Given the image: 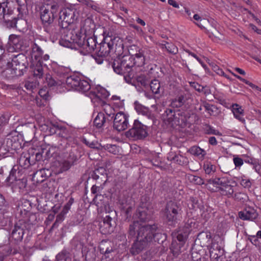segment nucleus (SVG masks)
<instances>
[{
    "instance_id": "72a5a7b5",
    "label": "nucleus",
    "mask_w": 261,
    "mask_h": 261,
    "mask_svg": "<svg viewBox=\"0 0 261 261\" xmlns=\"http://www.w3.org/2000/svg\"><path fill=\"white\" fill-rule=\"evenodd\" d=\"M64 29L60 43L64 46H68L71 41L70 36H69L70 30H68L67 28Z\"/></svg>"
},
{
    "instance_id": "f03ea898",
    "label": "nucleus",
    "mask_w": 261,
    "mask_h": 261,
    "mask_svg": "<svg viewBox=\"0 0 261 261\" xmlns=\"http://www.w3.org/2000/svg\"><path fill=\"white\" fill-rule=\"evenodd\" d=\"M98 55L102 57H107L111 51H114L116 56H119L124 48L123 40L118 36L106 37L99 44Z\"/></svg>"
},
{
    "instance_id": "bb28decb",
    "label": "nucleus",
    "mask_w": 261,
    "mask_h": 261,
    "mask_svg": "<svg viewBox=\"0 0 261 261\" xmlns=\"http://www.w3.org/2000/svg\"><path fill=\"white\" fill-rule=\"evenodd\" d=\"M76 159V156L74 155L73 153H70L68 160L64 161L62 163L61 167V170L63 171L68 170Z\"/></svg>"
},
{
    "instance_id": "cd10ccee",
    "label": "nucleus",
    "mask_w": 261,
    "mask_h": 261,
    "mask_svg": "<svg viewBox=\"0 0 261 261\" xmlns=\"http://www.w3.org/2000/svg\"><path fill=\"white\" fill-rule=\"evenodd\" d=\"M166 37L164 36V47L166 48L167 51L172 55H176L178 53V48L172 42L169 40L168 37L166 39L168 41L165 40Z\"/></svg>"
},
{
    "instance_id": "ea45409f",
    "label": "nucleus",
    "mask_w": 261,
    "mask_h": 261,
    "mask_svg": "<svg viewBox=\"0 0 261 261\" xmlns=\"http://www.w3.org/2000/svg\"><path fill=\"white\" fill-rule=\"evenodd\" d=\"M68 212V211L63 208L62 211L57 216L55 222L53 224L51 228L57 227L59 223H61L65 219V216Z\"/></svg>"
},
{
    "instance_id": "39448f33",
    "label": "nucleus",
    "mask_w": 261,
    "mask_h": 261,
    "mask_svg": "<svg viewBox=\"0 0 261 261\" xmlns=\"http://www.w3.org/2000/svg\"><path fill=\"white\" fill-rule=\"evenodd\" d=\"M76 12L74 9L68 8L61 10L59 13V23L63 29H66L76 19Z\"/></svg>"
},
{
    "instance_id": "774afa93",
    "label": "nucleus",
    "mask_w": 261,
    "mask_h": 261,
    "mask_svg": "<svg viewBox=\"0 0 261 261\" xmlns=\"http://www.w3.org/2000/svg\"><path fill=\"white\" fill-rule=\"evenodd\" d=\"M46 81L49 86H54L57 84L56 81L50 75H46Z\"/></svg>"
},
{
    "instance_id": "4468645a",
    "label": "nucleus",
    "mask_w": 261,
    "mask_h": 261,
    "mask_svg": "<svg viewBox=\"0 0 261 261\" xmlns=\"http://www.w3.org/2000/svg\"><path fill=\"white\" fill-rule=\"evenodd\" d=\"M10 0H0V4L6 5V7L10 8ZM12 2L15 3L17 11L19 14L23 15L27 12V6L25 0H13Z\"/></svg>"
},
{
    "instance_id": "864d4df0",
    "label": "nucleus",
    "mask_w": 261,
    "mask_h": 261,
    "mask_svg": "<svg viewBox=\"0 0 261 261\" xmlns=\"http://www.w3.org/2000/svg\"><path fill=\"white\" fill-rule=\"evenodd\" d=\"M105 148L109 152L112 153L114 154H116L119 152V148L115 145L107 144L105 146Z\"/></svg>"
},
{
    "instance_id": "de8ad7c7",
    "label": "nucleus",
    "mask_w": 261,
    "mask_h": 261,
    "mask_svg": "<svg viewBox=\"0 0 261 261\" xmlns=\"http://www.w3.org/2000/svg\"><path fill=\"white\" fill-rule=\"evenodd\" d=\"M238 181L240 184L245 188H249L252 185L250 180L245 176H242L238 178Z\"/></svg>"
},
{
    "instance_id": "a19ab883",
    "label": "nucleus",
    "mask_w": 261,
    "mask_h": 261,
    "mask_svg": "<svg viewBox=\"0 0 261 261\" xmlns=\"http://www.w3.org/2000/svg\"><path fill=\"white\" fill-rule=\"evenodd\" d=\"M204 108L205 110L211 116H216L219 114V112L218 109L214 105L207 103L204 105Z\"/></svg>"
},
{
    "instance_id": "c85d7f7f",
    "label": "nucleus",
    "mask_w": 261,
    "mask_h": 261,
    "mask_svg": "<svg viewBox=\"0 0 261 261\" xmlns=\"http://www.w3.org/2000/svg\"><path fill=\"white\" fill-rule=\"evenodd\" d=\"M69 36H70L71 39V43L70 44H76L79 46L82 44V39L83 36L80 33H76L73 30H70L69 32Z\"/></svg>"
},
{
    "instance_id": "13d9d810",
    "label": "nucleus",
    "mask_w": 261,
    "mask_h": 261,
    "mask_svg": "<svg viewBox=\"0 0 261 261\" xmlns=\"http://www.w3.org/2000/svg\"><path fill=\"white\" fill-rule=\"evenodd\" d=\"M191 258L193 261H204V258H202L201 254L196 251L192 252Z\"/></svg>"
},
{
    "instance_id": "423d86ee",
    "label": "nucleus",
    "mask_w": 261,
    "mask_h": 261,
    "mask_svg": "<svg viewBox=\"0 0 261 261\" xmlns=\"http://www.w3.org/2000/svg\"><path fill=\"white\" fill-rule=\"evenodd\" d=\"M125 136L133 140L143 139L147 136L146 127L138 120H135L132 128L126 132Z\"/></svg>"
},
{
    "instance_id": "49530a36",
    "label": "nucleus",
    "mask_w": 261,
    "mask_h": 261,
    "mask_svg": "<svg viewBox=\"0 0 261 261\" xmlns=\"http://www.w3.org/2000/svg\"><path fill=\"white\" fill-rule=\"evenodd\" d=\"M150 89L154 94L159 93V90L161 88L160 83L158 80H153L151 81L149 85Z\"/></svg>"
},
{
    "instance_id": "3c124183",
    "label": "nucleus",
    "mask_w": 261,
    "mask_h": 261,
    "mask_svg": "<svg viewBox=\"0 0 261 261\" xmlns=\"http://www.w3.org/2000/svg\"><path fill=\"white\" fill-rule=\"evenodd\" d=\"M195 23L201 29H204L205 30V32L206 33V30H207L206 29V27H207L210 23V21L208 19L202 18L199 22Z\"/></svg>"
},
{
    "instance_id": "4c0bfd02",
    "label": "nucleus",
    "mask_w": 261,
    "mask_h": 261,
    "mask_svg": "<svg viewBox=\"0 0 261 261\" xmlns=\"http://www.w3.org/2000/svg\"><path fill=\"white\" fill-rule=\"evenodd\" d=\"M189 209L196 211L200 208V204L198 200L194 197H190L188 203Z\"/></svg>"
},
{
    "instance_id": "603ef678",
    "label": "nucleus",
    "mask_w": 261,
    "mask_h": 261,
    "mask_svg": "<svg viewBox=\"0 0 261 261\" xmlns=\"http://www.w3.org/2000/svg\"><path fill=\"white\" fill-rule=\"evenodd\" d=\"M8 207L6 203L5 199L3 195L0 193V211L3 214L7 213Z\"/></svg>"
},
{
    "instance_id": "5701e85b",
    "label": "nucleus",
    "mask_w": 261,
    "mask_h": 261,
    "mask_svg": "<svg viewBox=\"0 0 261 261\" xmlns=\"http://www.w3.org/2000/svg\"><path fill=\"white\" fill-rule=\"evenodd\" d=\"M183 245L177 244L176 242H172L170 248V254L167 257V261H172L174 257H176L180 253L181 247Z\"/></svg>"
},
{
    "instance_id": "8fccbe9b",
    "label": "nucleus",
    "mask_w": 261,
    "mask_h": 261,
    "mask_svg": "<svg viewBox=\"0 0 261 261\" xmlns=\"http://www.w3.org/2000/svg\"><path fill=\"white\" fill-rule=\"evenodd\" d=\"M137 80L138 83L145 87L148 86L150 82L149 79L144 75H141L138 76Z\"/></svg>"
},
{
    "instance_id": "f257e3e1",
    "label": "nucleus",
    "mask_w": 261,
    "mask_h": 261,
    "mask_svg": "<svg viewBox=\"0 0 261 261\" xmlns=\"http://www.w3.org/2000/svg\"><path fill=\"white\" fill-rule=\"evenodd\" d=\"M134 66L133 57L125 55L115 59L112 67L114 71L119 74H122L126 82L129 83L134 77L133 67Z\"/></svg>"
},
{
    "instance_id": "6e6d98bb",
    "label": "nucleus",
    "mask_w": 261,
    "mask_h": 261,
    "mask_svg": "<svg viewBox=\"0 0 261 261\" xmlns=\"http://www.w3.org/2000/svg\"><path fill=\"white\" fill-rule=\"evenodd\" d=\"M68 253L66 251H62L58 253L56 257V261H66Z\"/></svg>"
},
{
    "instance_id": "0e129e2a",
    "label": "nucleus",
    "mask_w": 261,
    "mask_h": 261,
    "mask_svg": "<svg viewBox=\"0 0 261 261\" xmlns=\"http://www.w3.org/2000/svg\"><path fill=\"white\" fill-rule=\"evenodd\" d=\"M233 162L236 167L240 168L243 164V159L237 155L233 156Z\"/></svg>"
},
{
    "instance_id": "20e7f679",
    "label": "nucleus",
    "mask_w": 261,
    "mask_h": 261,
    "mask_svg": "<svg viewBox=\"0 0 261 261\" xmlns=\"http://www.w3.org/2000/svg\"><path fill=\"white\" fill-rule=\"evenodd\" d=\"M58 10L59 5L56 3L42 7L40 9V18L43 24L45 25L51 24Z\"/></svg>"
},
{
    "instance_id": "b1692460",
    "label": "nucleus",
    "mask_w": 261,
    "mask_h": 261,
    "mask_svg": "<svg viewBox=\"0 0 261 261\" xmlns=\"http://www.w3.org/2000/svg\"><path fill=\"white\" fill-rule=\"evenodd\" d=\"M232 112L234 117L243 123H245V120L244 118V110L237 103L232 105Z\"/></svg>"
},
{
    "instance_id": "6ab92c4d",
    "label": "nucleus",
    "mask_w": 261,
    "mask_h": 261,
    "mask_svg": "<svg viewBox=\"0 0 261 261\" xmlns=\"http://www.w3.org/2000/svg\"><path fill=\"white\" fill-rule=\"evenodd\" d=\"M9 43L15 50H21L23 47V38L19 35H10L9 37Z\"/></svg>"
},
{
    "instance_id": "a211bd4d",
    "label": "nucleus",
    "mask_w": 261,
    "mask_h": 261,
    "mask_svg": "<svg viewBox=\"0 0 261 261\" xmlns=\"http://www.w3.org/2000/svg\"><path fill=\"white\" fill-rule=\"evenodd\" d=\"M5 6H6V5L0 4V19H3L6 22H10V25L11 27H15L16 23L15 19L13 18V19H11L13 18L12 17L9 18L12 13V10L8 9L7 12L6 13Z\"/></svg>"
},
{
    "instance_id": "0eeeda50",
    "label": "nucleus",
    "mask_w": 261,
    "mask_h": 261,
    "mask_svg": "<svg viewBox=\"0 0 261 261\" xmlns=\"http://www.w3.org/2000/svg\"><path fill=\"white\" fill-rule=\"evenodd\" d=\"M11 64L12 69L16 76L22 75L28 66L27 58L22 54L15 56L13 58Z\"/></svg>"
},
{
    "instance_id": "e2e57ef3",
    "label": "nucleus",
    "mask_w": 261,
    "mask_h": 261,
    "mask_svg": "<svg viewBox=\"0 0 261 261\" xmlns=\"http://www.w3.org/2000/svg\"><path fill=\"white\" fill-rule=\"evenodd\" d=\"M36 86L37 84L36 82L30 81L26 82L24 84L25 88L30 91H33L36 88Z\"/></svg>"
},
{
    "instance_id": "c756f323",
    "label": "nucleus",
    "mask_w": 261,
    "mask_h": 261,
    "mask_svg": "<svg viewBox=\"0 0 261 261\" xmlns=\"http://www.w3.org/2000/svg\"><path fill=\"white\" fill-rule=\"evenodd\" d=\"M106 121V118L105 114L100 112L98 113L94 120V124L97 128L102 127Z\"/></svg>"
},
{
    "instance_id": "393cba45",
    "label": "nucleus",
    "mask_w": 261,
    "mask_h": 261,
    "mask_svg": "<svg viewBox=\"0 0 261 261\" xmlns=\"http://www.w3.org/2000/svg\"><path fill=\"white\" fill-rule=\"evenodd\" d=\"M189 232L187 227H184L174 233V236L176 237L179 244L184 245L186 241Z\"/></svg>"
},
{
    "instance_id": "2eb2a0df",
    "label": "nucleus",
    "mask_w": 261,
    "mask_h": 261,
    "mask_svg": "<svg viewBox=\"0 0 261 261\" xmlns=\"http://www.w3.org/2000/svg\"><path fill=\"white\" fill-rule=\"evenodd\" d=\"M142 224L140 223L138 221H135L130 224L128 229V236L132 238H140V236L142 235V231L145 230V229H141Z\"/></svg>"
},
{
    "instance_id": "7ed1b4c3",
    "label": "nucleus",
    "mask_w": 261,
    "mask_h": 261,
    "mask_svg": "<svg viewBox=\"0 0 261 261\" xmlns=\"http://www.w3.org/2000/svg\"><path fill=\"white\" fill-rule=\"evenodd\" d=\"M165 214L167 223L173 226L181 218L182 211L176 202L171 201L166 205Z\"/></svg>"
},
{
    "instance_id": "1a4fd4ad",
    "label": "nucleus",
    "mask_w": 261,
    "mask_h": 261,
    "mask_svg": "<svg viewBox=\"0 0 261 261\" xmlns=\"http://www.w3.org/2000/svg\"><path fill=\"white\" fill-rule=\"evenodd\" d=\"M128 116L123 112L117 113L114 119V128L118 131L126 129L128 125Z\"/></svg>"
},
{
    "instance_id": "6e6552de",
    "label": "nucleus",
    "mask_w": 261,
    "mask_h": 261,
    "mask_svg": "<svg viewBox=\"0 0 261 261\" xmlns=\"http://www.w3.org/2000/svg\"><path fill=\"white\" fill-rule=\"evenodd\" d=\"M31 226V224L26 222L23 220H19L14 225L11 232V237L16 242L21 241L25 230L30 229Z\"/></svg>"
},
{
    "instance_id": "79ce46f5",
    "label": "nucleus",
    "mask_w": 261,
    "mask_h": 261,
    "mask_svg": "<svg viewBox=\"0 0 261 261\" xmlns=\"http://www.w3.org/2000/svg\"><path fill=\"white\" fill-rule=\"evenodd\" d=\"M186 158H185L184 156L178 154L174 155L172 158H168V160L171 161L180 165H182L185 163H186Z\"/></svg>"
},
{
    "instance_id": "052dcab7",
    "label": "nucleus",
    "mask_w": 261,
    "mask_h": 261,
    "mask_svg": "<svg viewBox=\"0 0 261 261\" xmlns=\"http://www.w3.org/2000/svg\"><path fill=\"white\" fill-rule=\"evenodd\" d=\"M186 51L187 53H188V54L189 55H191V56H192L193 57L195 58L198 61V62H199V63L201 65V66L203 67V68H204L205 70L207 69V66L206 65V64H204L202 61V60L199 58H198V56L195 54L190 51L189 50H186Z\"/></svg>"
},
{
    "instance_id": "a18cd8bd",
    "label": "nucleus",
    "mask_w": 261,
    "mask_h": 261,
    "mask_svg": "<svg viewBox=\"0 0 261 261\" xmlns=\"http://www.w3.org/2000/svg\"><path fill=\"white\" fill-rule=\"evenodd\" d=\"M105 197L101 194H96L93 198V201L98 207H102L105 205Z\"/></svg>"
},
{
    "instance_id": "f8f14e48",
    "label": "nucleus",
    "mask_w": 261,
    "mask_h": 261,
    "mask_svg": "<svg viewBox=\"0 0 261 261\" xmlns=\"http://www.w3.org/2000/svg\"><path fill=\"white\" fill-rule=\"evenodd\" d=\"M96 38L95 36L88 37L85 40V36L83 35L82 44L79 47L83 48L87 53H91L93 51L96 46Z\"/></svg>"
},
{
    "instance_id": "4d7b16f0",
    "label": "nucleus",
    "mask_w": 261,
    "mask_h": 261,
    "mask_svg": "<svg viewBox=\"0 0 261 261\" xmlns=\"http://www.w3.org/2000/svg\"><path fill=\"white\" fill-rule=\"evenodd\" d=\"M215 167L211 163L204 164L203 168L206 174H210L215 170Z\"/></svg>"
},
{
    "instance_id": "bf43d9fd",
    "label": "nucleus",
    "mask_w": 261,
    "mask_h": 261,
    "mask_svg": "<svg viewBox=\"0 0 261 261\" xmlns=\"http://www.w3.org/2000/svg\"><path fill=\"white\" fill-rule=\"evenodd\" d=\"M156 231L157 230L153 233L152 239H153L155 242H157L159 244H162L163 243V240L162 239V234L161 233Z\"/></svg>"
},
{
    "instance_id": "09e8293b",
    "label": "nucleus",
    "mask_w": 261,
    "mask_h": 261,
    "mask_svg": "<svg viewBox=\"0 0 261 261\" xmlns=\"http://www.w3.org/2000/svg\"><path fill=\"white\" fill-rule=\"evenodd\" d=\"M206 34L208 35L210 38H211L212 40H214L218 39V40H221L220 36H221V34L214 28L213 31H212L211 32L209 30H206Z\"/></svg>"
},
{
    "instance_id": "5fc2aeb1",
    "label": "nucleus",
    "mask_w": 261,
    "mask_h": 261,
    "mask_svg": "<svg viewBox=\"0 0 261 261\" xmlns=\"http://www.w3.org/2000/svg\"><path fill=\"white\" fill-rule=\"evenodd\" d=\"M228 179L224 177H218L217 187L216 190L215 191H220L221 188L224 187V185L226 184Z\"/></svg>"
},
{
    "instance_id": "2f4dec72",
    "label": "nucleus",
    "mask_w": 261,
    "mask_h": 261,
    "mask_svg": "<svg viewBox=\"0 0 261 261\" xmlns=\"http://www.w3.org/2000/svg\"><path fill=\"white\" fill-rule=\"evenodd\" d=\"M222 240L220 237L214 238L211 242L209 246L207 247L209 251H212V249L218 250L222 249L221 244Z\"/></svg>"
},
{
    "instance_id": "e433bc0d",
    "label": "nucleus",
    "mask_w": 261,
    "mask_h": 261,
    "mask_svg": "<svg viewBox=\"0 0 261 261\" xmlns=\"http://www.w3.org/2000/svg\"><path fill=\"white\" fill-rule=\"evenodd\" d=\"M209 252L211 259L213 261H218V259L223 254L224 251L223 249L218 250H214V249H212V251H209Z\"/></svg>"
},
{
    "instance_id": "ddd939ff",
    "label": "nucleus",
    "mask_w": 261,
    "mask_h": 261,
    "mask_svg": "<svg viewBox=\"0 0 261 261\" xmlns=\"http://www.w3.org/2000/svg\"><path fill=\"white\" fill-rule=\"evenodd\" d=\"M90 98L93 102L103 103V100L109 96L107 91L101 87H98L90 92Z\"/></svg>"
},
{
    "instance_id": "f704fd0d",
    "label": "nucleus",
    "mask_w": 261,
    "mask_h": 261,
    "mask_svg": "<svg viewBox=\"0 0 261 261\" xmlns=\"http://www.w3.org/2000/svg\"><path fill=\"white\" fill-rule=\"evenodd\" d=\"M220 191L222 194L227 195L228 197L231 196L234 192L233 186L230 184V182L228 180L226 184L224 185V187L221 188Z\"/></svg>"
},
{
    "instance_id": "c9c22d12",
    "label": "nucleus",
    "mask_w": 261,
    "mask_h": 261,
    "mask_svg": "<svg viewBox=\"0 0 261 261\" xmlns=\"http://www.w3.org/2000/svg\"><path fill=\"white\" fill-rule=\"evenodd\" d=\"M189 151L191 154L199 158H203L206 154L204 149L197 146H192L190 148Z\"/></svg>"
},
{
    "instance_id": "473e14b6",
    "label": "nucleus",
    "mask_w": 261,
    "mask_h": 261,
    "mask_svg": "<svg viewBox=\"0 0 261 261\" xmlns=\"http://www.w3.org/2000/svg\"><path fill=\"white\" fill-rule=\"evenodd\" d=\"M91 86L89 82L84 80H81L80 79L79 84L76 89V91H78L81 92H85L90 89Z\"/></svg>"
},
{
    "instance_id": "aec40b11",
    "label": "nucleus",
    "mask_w": 261,
    "mask_h": 261,
    "mask_svg": "<svg viewBox=\"0 0 261 261\" xmlns=\"http://www.w3.org/2000/svg\"><path fill=\"white\" fill-rule=\"evenodd\" d=\"M136 217L142 222L148 221L151 218V211L147 207H140L137 211Z\"/></svg>"
},
{
    "instance_id": "f3484780",
    "label": "nucleus",
    "mask_w": 261,
    "mask_h": 261,
    "mask_svg": "<svg viewBox=\"0 0 261 261\" xmlns=\"http://www.w3.org/2000/svg\"><path fill=\"white\" fill-rule=\"evenodd\" d=\"M39 42H35L32 46L31 58L34 61L35 60L36 62L40 63L42 56L43 54V50Z\"/></svg>"
},
{
    "instance_id": "c03bdc74",
    "label": "nucleus",
    "mask_w": 261,
    "mask_h": 261,
    "mask_svg": "<svg viewBox=\"0 0 261 261\" xmlns=\"http://www.w3.org/2000/svg\"><path fill=\"white\" fill-rule=\"evenodd\" d=\"M43 69L41 62L40 63L37 62L36 65L34 69V75L35 77L38 79H41L43 75Z\"/></svg>"
},
{
    "instance_id": "338daca9",
    "label": "nucleus",
    "mask_w": 261,
    "mask_h": 261,
    "mask_svg": "<svg viewBox=\"0 0 261 261\" xmlns=\"http://www.w3.org/2000/svg\"><path fill=\"white\" fill-rule=\"evenodd\" d=\"M87 6L97 11H98L100 10L99 5L92 0L89 1Z\"/></svg>"
},
{
    "instance_id": "a878e982",
    "label": "nucleus",
    "mask_w": 261,
    "mask_h": 261,
    "mask_svg": "<svg viewBox=\"0 0 261 261\" xmlns=\"http://www.w3.org/2000/svg\"><path fill=\"white\" fill-rule=\"evenodd\" d=\"M80 77L72 75L67 77L66 80V88L69 90H76L77 85L79 84Z\"/></svg>"
},
{
    "instance_id": "412c9836",
    "label": "nucleus",
    "mask_w": 261,
    "mask_h": 261,
    "mask_svg": "<svg viewBox=\"0 0 261 261\" xmlns=\"http://www.w3.org/2000/svg\"><path fill=\"white\" fill-rule=\"evenodd\" d=\"M136 239L137 240L133 244L130 250L131 253L134 255L139 254L147 246L149 242L146 240H143V239Z\"/></svg>"
},
{
    "instance_id": "9d476101",
    "label": "nucleus",
    "mask_w": 261,
    "mask_h": 261,
    "mask_svg": "<svg viewBox=\"0 0 261 261\" xmlns=\"http://www.w3.org/2000/svg\"><path fill=\"white\" fill-rule=\"evenodd\" d=\"M116 223L112 217L107 215L99 222V229L102 234H110L113 232Z\"/></svg>"
},
{
    "instance_id": "37998d69",
    "label": "nucleus",
    "mask_w": 261,
    "mask_h": 261,
    "mask_svg": "<svg viewBox=\"0 0 261 261\" xmlns=\"http://www.w3.org/2000/svg\"><path fill=\"white\" fill-rule=\"evenodd\" d=\"M185 102V100L184 96L180 95L179 97H178L177 98L173 99L170 105L172 108H178L181 107L182 105H184Z\"/></svg>"
},
{
    "instance_id": "69168bd1",
    "label": "nucleus",
    "mask_w": 261,
    "mask_h": 261,
    "mask_svg": "<svg viewBox=\"0 0 261 261\" xmlns=\"http://www.w3.org/2000/svg\"><path fill=\"white\" fill-rule=\"evenodd\" d=\"M218 177L212 178L206 180V186L208 188H211V185L214 186L216 188L217 187Z\"/></svg>"
},
{
    "instance_id": "680f3d73",
    "label": "nucleus",
    "mask_w": 261,
    "mask_h": 261,
    "mask_svg": "<svg viewBox=\"0 0 261 261\" xmlns=\"http://www.w3.org/2000/svg\"><path fill=\"white\" fill-rule=\"evenodd\" d=\"M103 107V111L108 116H111L112 114H113V112L114 110L112 109L110 105L107 103H104Z\"/></svg>"
},
{
    "instance_id": "4be33fe9",
    "label": "nucleus",
    "mask_w": 261,
    "mask_h": 261,
    "mask_svg": "<svg viewBox=\"0 0 261 261\" xmlns=\"http://www.w3.org/2000/svg\"><path fill=\"white\" fill-rule=\"evenodd\" d=\"M212 240L211 233L207 231L200 232L197 238V241L199 242L200 246L202 247H208Z\"/></svg>"
},
{
    "instance_id": "dca6fc26",
    "label": "nucleus",
    "mask_w": 261,
    "mask_h": 261,
    "mask_svg": "<svg viewBox=\"0 0 261 261\" xmlns=\"http://www.w3.org/2000/svg\"><path fill=\"white\" fill-rule=\"evenodd\" d=\"M145 229V230L142 231V235L140 236V239L150 242L152 240L153 233L157 230V227L155 225H144L142 224L141 229Z\"/></svg>"
},
{
    "instance_id": "7c9ffc66",
    "label": "nucleus",
    "mask_w": 261,
    "mask_h": 261,
    "mask_svg": "<svg viewBox=\"0 0 261 261\" xmlns=\"http://www.w3.org/2000/svg\"><path fill=\"white\" fill-rule=\"evenodd\" d=\"M132 56L133 57L134 65H136L138 66H142L144 64L145 58L142 51H139V53H136L134 56Z\"/></svg>"
},
{
    "instance_id": "58836bf2",
    "label": "nucleus",
    "mask_w": 261,
    "mask_h": 261,
    "mask_svg": "<svg viewBox=\"0 0 261 261\" xmlns=\"http://www.w3.org/2000/svg\"><path fill=\"white\" fill-rule=\"evenodd\" d=\"M204 133L207 135H215L221 136L222 134L218 130L214 128L208 124H205L204 127Z\"/></svg>"
},
{
    "instance_id": "9b49d317",
    "label": "nucleus",
    "mask_w": 261,
    "mask_h": 261,
    "mask_svg": "<svg viewBox=\"0 0 261 261\" xmlns=\"http://www.w3.org/2000/svg\"><path fill=\"white\" fill-rule=\"evenodd\" d=\"M239 217L244 221H255L258 218V214L253 207L247 206L238 213Z\"/></svg>"
}]
</instances>
